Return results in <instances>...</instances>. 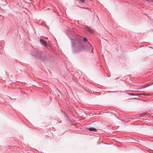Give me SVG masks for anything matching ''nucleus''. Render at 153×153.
Listing matches in <instances>:
<instances>
[{"label":"nucleus","instance_id":"obj_9","mask_svg":"<svg viewBox=\"0 0 153 153\" xmlns=\"http://www.w3.org/2000/svg\"><path fill=\"white\" fill-rule=\"evenodd\" d=\"M80 1H81V2H84L85 0H79Z\"/></svg>","mask_w":153,"mask_h":153},{"label":"nucleus","instance_id":"obj_7","mask_svg":"<svg viewBox=\"0 0 153 153\" xmlns=\"http://www.w3.org/2000/svg\"><path fill=\"white\" fill-rule=\"evenodd\" d=\"M141 95L145 96H149V95H150V94H147V93H143V94H141Z\"/></svg>","mask_w":153,"mask_h":153},{"label":"nucleus","instance_id":"obj_16","mask_svg":"<svg viewBox=\"0 0 153 153\" xmlns=\"http://www.w3.org/2000/svg\"><path fill=\"white\" fill-rule=\"evenodd\" d=\"M152 2H153V1H152Z\"/></svg>","mask_w":153,"mask_h":153},{"label":"nucleus","instance_id":"obj_6","mask_svg":"<svg viewBox=\"0 0 153 153\" xmlns=\"http://www.w3.org/2000/svg\"><path fill=\"white\" fill-rule=\"evenodd\" d=\"M88 130L90 131H95L96 130V129L94 127H90L89 128Z\"/></svg>","mask_w":153,"mask_h":153},{"label":"nucleus","instance_id":"obj_2","mask_svg":"<svg viewBox=\"0 0 153 153\" xmlns=\"http://www.w3.org/2000/svg\"><path fill=\"white\" fill-rule=\"evenodd\" d=\"M31 53L32 55L39 59H42L43 61H45L48 59L47 57L45 56V53L39 49H34L32 51Z\"/></svg>","mask_w":153,"mask_h":153},{"label":"nucleus","instance_id":"obj_8","mask_svg":"<svg viewBox=\"0 0 153 153\" xmlns=\"http://www.w3.org/2000/svg\"><path fill=\"white\" fill-rule=\"evenodd\" d=\"M118 91H108V92H109L116 93V92H117Z\"/></svg>","mask_w":153,"mask_h":153},{"label":"nucleus","instance_id":"obj_5","mask_svg":"<svg viewBox=\"0 0 153 153\" xmlns=\"http://www.w3.org/2000/svg\"><path fill=\"white\" fill-rule=\"evenodd\" d=\"M85 29L86 30L90 33H92L94 32V30L91 29L90 27L88 26H86Z\"/></svg>","mask_w":153,"mask_h":153},{"label":"nucleus","instance_id":"obj_15","mask_svg":"<svg viewBox=\"0 0 153 153\" xmlns=\"http://www.w3.org/2000/svg\"><path fill=\"white\" fill-rule=\"evenodd\" d=\"M46 38L48 39V37H47L45 39H46Z\"/></svg>","mask_w":153,"mask_h":153},{"label":"nucleus","instance_id":"obj_11","mask_svg":"<svg viewBox=\"0 0 153 153\" xmlns=\"http://www.w3.org/2000/svg\"><path fill=\"white\" fill-rule=\"evenodd\" d=\"M130 95H134V94H131Z\"/></svg>","mask_w":153,"mask_h":153},{"label":"nucleus","instance_id":"obj_17","mask_svg":"<svg viewBox=\"0 0 153 153\" xmlns=\"http://www.w3.org/2000/svg\"><path fill=\"white\" fill-rule=\"evenodd\" d=\"M153 1V0H152L151 1Z\"/></svg>","mask_w":153,"mask_h":153},{"label":"nucleus","instance_id":"obj_3","mask_svg":"<svg viewBox=\"0 0 153 153\" xmlns=\"http://www.w3.org/2000/svg\"><path fill=\"white\" fill-rule=\"evenodd\" d=\"M83 41L86 42V45H85V47L86 49L89 52H92V46L89 42L88 41L86 37H84L83 39Z\"/></svg>","mask_w":153,"mask_h":153},{"label":"nucleus","instance_id":"obj_4","mask_svg":"<svg viewBox=\"0 0 153 153\" xmlns=\"http://www.w3.org/2000/svg\"><path fill=\"white\" fill-rule=\"evenodd\" d=\"M40 42L43 45L45 46V47L48 45L47 43L43 39H40Z\"/></svg>","mask_w":153,"mask_h":153},{"label":"nucleus","instance_id":"obj_12","mask_svg":"<svg viewBox=\"0 0 153 153\" xmlns=\"http://www.w3.org/2000/svg\"><path fill=\"white\" fill-rule=\"evenodd\" d=\"M146 1H149V0H147Z\"/></svg>","mask_w":153,"mask_h":153},{"label":"nucleus","instance_id":"obj_14","mask_svg":"<svg viewBox=\"0 0 153 153\" xmlns=\"http://www.w3.org/2000/svg\"><path fill=\"white\" fill-rule=\"evenodd\" d=\"M47 28H48V26H47Z\"/></svg>","mask_w":153,"mask_h":153},{"label":"nucleus","instance_id":"obj_10","mask_svg":"<svg viewBox=\"0 0 153 153\" xmlns=\"http://www.w3.org/2000/svg\"><path fill=\"white\" fill-rule=\"evenodd\" d=\"M149 83H148L146 85V86H145V87H147V86H148L147 85H149Z\"/></svg>","mask_w":153,"mask_h":153},{"label":"nucleus","instance_id":"obj_13","mask_svg":"<svg viewBox=\"0 0 153 153\" xmlns=\"http://www.w3.org/2000/svg\"><path fill=\"white\" fill-rule=\"evenodd\" d=\"M116 118H118V117H116Z\"/></svg>","mask_w":153,"mask_h":153},{"label":"nucleus","instance_id":"obj_1","mask_svg":"<svg viewBox=\"0 0 153 153\" xmlns=\"http://www.w3.org/2000/svg\"><path fill=\"white\" fill-rule=\"evenodd\" d=\"M72 49L75 52H79L84 49V47L82 44L81 38H78L76 39H72L71 40Z\"/></svg>","mask_w":153,"mask_h":153}]
</instances>
